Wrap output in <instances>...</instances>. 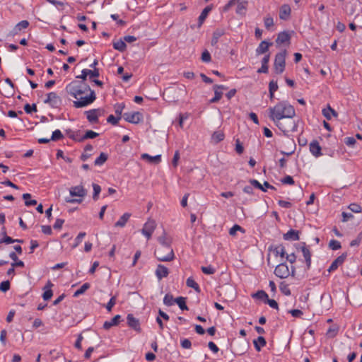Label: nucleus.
<instances>
[{"label": "nucleus", "mask_w": 362, "mask_h": 362, "mask_svg": "<svg viewBox=\"0 0 362 362\" xmlns=\"http://www.w3.org/2000/svg\"><path fill=\"white\" fill-rule=\"evenodd\" d=\"M156 222L153 220H148L144 226L141 233L144 235H145L147 240H149L151 238V235L156 228Z\"/></svg>", "instance_id": "nucleus-11"}, {"label": "nucleus", "mask_w": 362, "mask_h": 362, "mask_svg": "<svg viewBox=\"0 0 362 362\" xmlns=\"http://www.w3.org/2000/svg\"><path fill=\"white\" fill-rule=\"evenodd\" d=\"M24 110L28 114H30L33 112H37V106L35 104H33L32 105L30 104H26L24 106Z\"/></svg>", "instance_id": "nucleus-53"}, {"label": "nucleus", "mask_w": 362, "mask_h": 362, "mask_svg": "<svg viewBox=\"0 0 362 362\" xmlns=\"http://www.w3.org/2000/svg\"><path fill=\"white\" fill-rule=\"evenodd\" d=\"M322 115L328 120H330L332 119V116H337V112L330 106H328L327 108L322 110Z\"/></svg>", "instance_id": "nucleus-31"}, {"label": "nucleus", "mask_w": 362, "mask_h": 362, "mask_svg": "<svg viewBox=\"0 0 362 362\" xmlns=\"http://www.w3.org/2000/svg\"><path fill=\"white\" fill-rule=\"evenodd\" d=\"M245 4H246V3H244V2H238V6H237V10H236L237 13L243 14L245 13V10H246Z\"/></svg>", "instance_id": "nucleus-58"}, {"label": "nucleus", "mask_w": 362, "mask_h": 362, "mask_svg": "<svg viewBox=\"0 0 362 362\" xmlns=\"http://www.w3.org/2000/svg\"><path fill=\"white\" fill-rule=\"evenodd\" d=\"M329 247L333 250H339L341 247L340 242L337 240H331L329 243Z\"/></svg>", "instance_id": "nucleus-49"}, {"label": "nucleus", "mask_w": 362, "mask_h": 362, "mask_svg": "<svg viewBox=\"0 0 362 362\" xmlns=\"http://www.w3.org/2000/svg\"><path fill=\"white\" fill-rule=\"evenodd\" d=\"M90 93L88 95H80L76 100L74 101V107L76 108H81L93 103L96 99L95 93L94 90H91L88 91Z\"/></svg>", "instance_id": "nucleus-4"}, {"label": "nucleus", "mask_w": 362, "mask_h": 362, "mask_svg": "<svg viewBox=\"0 0 362 362\" xmlns=\"http://www.w3.org/2000/svg\"><path fill=\"white\" fill-rule=\"evenodd\" d=\"M90 288V284L88 283H85L83 284L80 288H78V290H76L74 294V297H78L80 295H82L83 293H84L88 288Z\"/></svg>", "instance_id": "nucleus-42"}, {"label": "nucleus", "mask_w": 362, "mask_h": 362, "mask_svg": "<svg viewBox=\"0 0 362 362\" xmlns=\"http://www.w3.org/2000/svg\"><path fill=\"white\" fill-rule=\"evenodd\" d=\"M265 303L268 304L271 308L278 310L279 305L277 302L274 299H269V298L265 301Z\"/></svg>", "instance_id": "nucleus-60"}, {"label": "nucleus", "mask_w": 362, "mask_h": 362, "mask_svg": "<svg viewBox=\"0 0 362 362\" xmlns=\"http://www.w3.org/2000/svg\"><path fill=\"white\" fill-rule=\"evenodd\" d=\"M291 8L288 4H284L280 8L279 18L282 20H287L291 14Z\"/></svg>", "instance_id": "nucleus-22"}, {"label": "nucleus", "mask_w": 362, "mask_h": 362, "mask_svg": "<svg viewBox=\"0 0 362 362\" xmlns=\"http://www.w3.org/2000/svg\"><path fill=\"white\" fill-rule=\"evenodd\" d=\"M309 148L310 153L315 157L318 158L322 155L321 152V146L319 142L316 140H313L310 143Z\"/></svg>", "instance_id": "nucleus-13"}, {"label": "nucleus", "mask_w": 362, "mask_h": 362, "mask_svg": "<svg viewBox=\"0 0 362 362\" xmlns=\"http://www.w3.org/2000/svg\"><path fill=\"white\" fill-rule=\"evenodd\" d=\"M24 267V262L23 261H18L16 262H12L11 263V267L8 269L7 271V275L8 276H12L15 274V267Z\"/></svg>", "instance_id": "nucleus-35"}, {"label": "nucleus", "mask_w": 362, "mask_h": 362, "mask_svg": "<svg viewBox=\"0 0 362 362\" xmlns=\"http://www.w3.org/2000/svg\"><path fill=\"white\" fill-rule=\"evenodd\" d=\"M10 286L9 281H4L0 284V291L6 292L10 289Z\"/></svg>", "instance_id": "nucleus-54"}, {"label": "nucleus", "mask_w": 362, "mask_h": 362, "mask_svg": "<svg viewBox=\"0 0 362 362\" xmlns=\"http://www.w3.org/2000/svg\"><path fill=\"white\" fill-rule=\"evenodd\" d=\"M123 117L127 122L132 124H138L143 120V115L139 112H125Z\"/></svg>", "instance_id": "nucleus-8"}, {"label": "nucleus", "mask_w": 362, "mask_h": 362, "mask_svg": "<svg viewBox=\"0 0 362 362\" xmlns=\"http://www.w3.org/2000/svg\"><path fill=\"white\" fill-rule=\"evenodd\" d=\"M125 105L124 103H117L115 105V113L119 116L120 117V115H122V111L124 108Z\"/></svg>", "instance_id": "nucleus-55"}, {"label": "nucleus", "mask_w": 362, "mask_h": 362, "mask_svg": "<svg viewBox=\"0 0 362 362\" xmlns=\"http://www.w3.org/2000/svg\"><path fill=\"white\" fill-rule=\"evenodd\" d=\"M284 239L286 240H298L299 232L298 230L291 229L286 233L284 234Z\"/></svg>", "instance_id": "nucleus-24"}, {"label": "nucleus", "mask_w": 362, "mask_h": 362, "mask_svg": "<svg viewBox=\"0 0 362 362\" xmlns=\"http://www.w3.org/2000/svg\"><path fill=\"white\" fill-rule=\"evenodd\" d=\"M99 134L92 130H88L86 134L81 136V139L80 140H85L88 139H94L97 137Z\"/></svg>", "instance_id": "nucleus-44"}, {"label": "nucleus", "mask_w": 362, "mask_h": 362, "mask_svg": "<svg viewBox=\"0 0 362 362\" xmlns=\"http://www.w3.org/2000/svg\"><path fill=\"white\" fill-rule=\"evenodd\" d=\"M155 274L158 280H161L168 276L169 269L163 264H158L155 271Z\"/></svg>", "instance_id": "nucleus-16"}, {"label": "nucleus", "mask_w": 362, "mask_h": 362, "mask_svg": "<svg viewBox=\"0 0 362 362\" xmlns=\"http://www.w3.org/2000/svg\"><path fill=\"white\" fill-rule=\"evenodd\" d=\"M85 232H80L74 240V243L72 245L73 248H76L82 242L83 238L86 236Z\"/></svg>", "instance_id": "nucleus-46"}, {"label": "nucleus", "mask_w": 362, "mask_h": 362, "mask_svg": "<svg viewBox=\"0 0 362 362\" xmlns=\"http://www.w3.org/2000/svg\"><path fill=\"white\" fill-rule=\"evenodd\" d=\"M90 76V78L92 77H98L100 75L98 69H95L93 70L90 69H83L81 71V74L80 76H78V78H81L82 80H86L88 76Z\"/></svg>", "instance_id": "nucleus-14"}, {"label": "nucleus", "mask_w": 362, "mask_h": 362, "mask_svg": "<svg viewBox=\"0 0 362 362\" xmlns=\"http://www.w3.org/2000/svg\"><path fill=\"white\" fill-rule=\"evenodd\" d=\"M264 26L267 29H269L274 25V20L272 17H266L264 20Z\"/></svg>", "instance_id": "nucleus-59"}, {"label": "nucleus", "mask_w": 362, "mask_h": 362, "mask_svg": "<svg viewBox=\"0 0 362 362\" xmlns=\"http://www.w3.org/2000/svg\"><path fill=\"white\" fill-rule=\"evenodd\" d=\"M273 251L276 256L280 255L281 257H284L286 256V250L284 246L282 245L275 246Z\"/></svg>", "instance_id": "nucleus-39"}, {"label": "nucleus", "mask_w": 362, "mask_h": 362, "mask_svg": "<svg viewBox=\"0 0 362 362\" xmlns=\"http://www.w3.org/2000/svg\"><path fill=\"white\" fill-rule=\"evenodd\" d=\"M253 344H254L255 349L257 351H260L262 347H263L266 345L267 341H266L264 337L259 336L257 337V339H256L253 341Z\"/></svg>", "instance_id": "nucleus-29"}, {"label": "nucleus", "mask_w": 362, "mask_h": 362, "mask_svg": "<svg viewBox=\"0 0 362 362\" xmlns=\"http://www.w3.org/2000/svg\"><path fill=\"white\" fill-rule=\"evenodd\" d=\"M127 323L129 327L135 330L136 332H141L139 320L134 317L132 314H128L127 317Z\"/></svg>", "instance_id": "nucleus-12"}, {"label": "nucleus", "mask_w": 362, "mask_h": 362, "mask_svg": "<svg viewBox=\"0 0 362 362\" xmlns=\"http://www.w3.org/2000/svg\"><path fill=\"white\" fill-rule=\"evenodd\" d=\"M213 88L214 90V97L210 100V103H215L219 101L222 98L223 93L219 91V90L227 89V88L223 85H214Z\"/></svg>", "instance_id": "nucleus-15"}, {"label": "nucleus", "mask_w": 362, "mask_h": 362, "mask_svg": "<svg viewBox=\"0 0 362 362\" xmlns=\"http://www.w3.org/2000/svg\"><path fill=\"white\" fill-rule=\"evenodd\" d=\"M53 286V284L50 281H48L47 284L44 287V293L42 294V298L45 300H49L52 295H53V292L51 289V288Z\"/></svg>", "instance_id": "nucleus-19"}, {"label": "nucleus", "mask_w": 362, "mask_h": 362, "mask_svg": "<svg viewBox=\"0 0 362 362\" xmlns=\"http://www.w3.org/2000/svg\"><path fill=\"white\" fill-rule=\"evenodd\" d=\"M93 199L96 201L98 199V196L100 192H101V187L99 185L93 183Z\"/></svg>", "instance_id": "nucleus-47"}, {"label": "nucleus", "mask_w": 362, "mask_h": 362, "mask_svg": "<svg viewBox=\"0 0 362 362\" xmlns=\"http://www.w3.org/2000/svg\"><path fill=\"white\" fill-rule=\"evenodd\" d=\"M108 155L105 153H100V156L95 160V165L100 166L103 165L107 160Z\"/></svg>", "instance_id": "nucleus-36"}, {"label": "nucleus", "mask_w": 362, "mask_h": 362, "mask_svg": "<svg viewBox=\"0 0 362 362\" xmlns=\"http://www.w3.org/2000/svg\"><path fill=\"white\" fill-rule=\"evenodd\" d=\"M211 7L209 6H208L204 8V10L201 13L200 16H199V19H198L199 20V27H200L203 24L204 21L206 18L209 13L211 11Z\"/></svg>", "instance_id": "nucleus-34"}, {"label": "nucleus", "mask_w": 362, "mask_h": 362, "mask_svg": "<svg viewBox=\"0 0 362 362\" xmlns=\"http://www.w3.org/2000/svg\"><path fill=\"white\" fill-rule=\"evenodd\" d=\"M158 241L160 245L158 247V252L159 255H160L161 250H167L168 252L170 251V247H171V240L170 238L167 237L165 233H164L163 235L158 237Z\"/></svg>", "instance_id": "nucleus-9"}, {"label": "nucleus", "mask_w": 362, "mask_h": 362, "mask_svg": "<svg viewBox=\"0 0 362 362\" xmlns=\"http://www.w3.org/2000/svg\"><path fill=\"white\" fill-rule=\"evenodd\" d=\"M64 136L59 129H57L52 132L51 140L56 141L63 139Z\"/></svg>", "instance_id": "nucleus-48"}, {"label": "nucleus", "mask_w": 362, "mask_h": 362, "mask_svg": "<svg viewBox=\"0 0 362 362\" xmlns=\"http://www.w3.org/2000/svg\"><path fill=\"white\" fill-rule=\"evenodd\" d=\"M268 116L273 122H279L286 117H293L296 115L294 107L287 101H281L274 107H270L267 110Z\"/></svg>", "instance_id": "nucleus-1"}, {"label": "nucleus", "mask_w": 362, "mask_h": 362, "mask_svg": "<svg viewBox=\"0 0 362 362\" xmlns=\"http://www.w3.org/2000/svg\"><path fill=\"white\" fill-rule=\"evenodd\" d=\"M288 312L294 317H300L303 315V312L298 309L290 310Z\"/></svg>", "instance_id": "nucleus-63"}, {"label": "nucleus", "mask_w": 362, "mask_h": 362, "mask_svg": "<svg viewBox=\"0 0 362 362\" xmlns=\"http://www.w3.org/2000/svg\"><path fill=\"white\" fill-rule=\"evenodd\" d=\"M116 303V297L112 296L106 305V309L110 312Z\"/></svg>", "instance_id": "nucleus-62"}, {"label": "nucleus", "mask_w": 362, "mask_h": 362, "mask_svg": "<svg viewBox=\"0 0 362 362\" xmlns=\"http://www.w3.org/2000/svg\"><path fill=\"white\" fill-rule=\"evenodd\" d=\"M346 257V254H342L341 255L339 256L337 259H335L331 265L329 266L328 269L329 272H332L335 271L338 267L344 263Z\"/></svg>", "instance_id": "nucleus-18"}, {"label": "nucleus", "mask_w": 362, "mask_h": 362, "mask_svg": "<svg viewBox=\"0 0 362 362\" xmlns=\"http://www.w3.org/2000/svg\"><path fill=\"white\" fill-rule=\"evenodd\" d=\"M303 257L305 259L307 268L309 269L311 265V254L309 249L305 246V243H303V246L301 248Z\"/></svg>", "instance_id": "nucleus-26"}, {"label": "nucleus", "mask_w": 362, "mask_h": 362, "mask_svg": "<svg viewBox=\"0 0 362 362\" xmlns=\"http://www.w3.org/2000/svg\"><path fill=\"white\" fill-rule=\"evenodd\" d=\"M160 255H159V253L158 252V247L156 249L154 252V255L157 259L160 262H170L173 261L175 259V254L173 249L172 247H170V251L168 252L167 250H161Z\"/></svg>", "instance_id": "nucleus-7"}, {"label": "nucleus", "mask_w": 362, "mask_h": 362, "mask_svg": "<svg viewBox=\"0 0 362 362\" xmlns=\"http://www.w3.org/2000/svg\"><path fill=\"white\" fill-rule=\"evenodd\" d=\"M250 184L252 186H254L255 187L261 189L262 192H266L267 190L264 188V187L256 180H250Z\"/></svg>", "instance_id": "nucleus-61"}, {"label": "nucleus", "mask_w": 362, "mask_h": 362, "mask_svg": "<svg viewBox=\"0 0 362 362\" xmlns=\"http://www.w3.org/2000/svg\"><path fill=\"white\" fill-rule=\"evenodd\" d=\"M349 209L354 213H360L362 210L361 206L355 203L351 204L349 206Z\"/></svg>", "instance_id": "nucleus-57"}, {"label": "nucleus", "mask_w": 362, "mask_h": 362, "mask_svg": "<svg viewBox=\"0 0 362 362\" xmlns=\"http://www.w3.org/2000/svg\"><path fill=\"white\" fill-rule=\"evenodd\" d=\"M29 26V22L26 20L21 21L18 23L16 25L14 28L12 30V35H17L20 31H21L23 29L27 28Z\"/></svg>", "instance_id": "nucleus-23"}, {"label": "nucleus", "mask_w": 362, "mask_h": 362, "mask_svg": "<svg viewBox=\"0 0 362 362\" xmlns=\"http://www.w3.org/2000/svg\"><path fill=\"white\" fill-rule=\"evenodd\" d=\"M65 89L66 93L74 98H78L80 95L91 90V88L88 84L76 81H72L68 84Z\"/></svg>", "instance_id": "nucleus-2"}, {"label": "nucleus", "mask_w": 362, "mask_h": 362, "mask_svg": "<svg viewBox=\"0 0 362 362\" xmlns=\"http://www.w3.org/2000/svg\"><path fill=\"white\" fill-rule=\"evenodd\" d=\"M291 36L288 33L284 31L278 34L276 42L277 44L290 43Z\"/></svg>", "instance_id": "nucleus-20"}, {"label": "nucleus", "mask_w": 362, "mask_h": 362, "mask_svg": "<svg viewBox=\"0 0 362 362\" xmlns=\"http://www.w3.org/2000/svg\"><path fill=\"white\" fill-rule=\"evenodd\" d=\"M85 114L86 115L87 119L89 122L93 124L98 123V117L93 109L86 111Z\"/></svg>", "instance_id": "nucleus-33"}, {"label": "nucleus", "mask_w": 362, "mask_h": 362, "mask_svg": "<svg viewBox=\"0 0 362 362\" xmlns=\"http://www.w3.org/2000/svg\"><path fill=\"white\" fill-rule=\"evenodd\" d=\"M186 285L189 287L192 288L195 290V291L199 293L200 292V288L198 284L192 278L189 277L186 281Z\"/></svg>", "instance_id": "nucleus-38"}, {"label": "nucleus", "mask_w": 362, "mask_h": 362, "mask_svg": "<svg viewBox=\"0 0 362 362\" xmlns=\"http://www.w3.org/2000/svg\"><path fill=\"white\" fill-rule=\"evenodd\" d=\"M113 47H114V49H115L119 52H123L125 50L127 45H126L125 41L120 39V40L113 42Z\"/></svg>", "instance_id": "nucleus-37"}, {"label": "nucleus", "mask_w": 362, "mask_h": 362, "mask_svg": "<svg viewBox=\"0 0 362 362\" xmlns=\"http://www.w3.org/2000/svg\"><path fill=\"white\" fill-rule=\"evenodd\" d=\"M211 54L207 50H205L204 52H202V60L203 62H209L211 61Z\"/></svg>", "instance_id": "nucleus-64"}, {"label": "nucleus", "mask_w": 362, "mask_h": 362, "mask_svg": "<svg viewBox=\"0 0 362 362\" xmlns=\"http://www.w3.org/2000/svg\"><path fill=\"white\" fill-rule=\"evenodd\" d=\"M274 274L280 279H286L290 275V272L286 263H281L276 267Z\"/></svg>", "instance_id": "nucleus-10"}, {"label": "nucleus", "mask_w": 362, "mask_h": 362, "mask_svg": "<svg viewBox=\"0 0 362 362\" xmlns=\"http://www.w3.org/2000/svg\"><path fill=\"white\" fill-rule=\"evenodd\" d=\"M141 158L143 160H147L151 163L158 164L161 161V156L160 155L151 156L148 155V153H143V154H141Z\"/></svg>", "instance_id": "nucleus-27"}, {"label": "nucleus", "mask_w": 362, "mask_h": 362, "mask_svg": "<svg viewBox=\"0 0 362 362\" xmlns=\"http://www.w3.org/2000/svg\"><path fill=\"white\" fill-rule=\"evenodd\" d=\"M252 297L259 300H262L265 302L269 296L264 291L261 290L254 293L252 295Z\"/></svg>", "instance_id": "nucleus-41"}, {"label": "nucleus", "mask_w": 362, "mask_h": 362, "mask_svg": "<svg viewBox=\"0 0 362 362\" xmlns=\"http://www.w3.org/2000/svg\"><path fill=\"white\" fill-rule=\"evenodd\" d=\"M121 316L119 315H115L110 321H105L103 324V328L109 329L112 326L117 325L120 322Z\"/></svg>", "instance_id": "nucleus-25"}, {"label": "nucleus", "mask_w": 362, "mask_h": 362, "mask_svg": "<svg viewBox=\"0 0 362 362\" xmlns=\"http://www.w3.org/2000/svg\"><path fill=\"white\" fill-rule=\"evenodd\" d=\"M185 300H186V298L184 297H182V296L178 297L175 299V303L178 305L179 308L182 310H188V307L186 305Z\"/></svg>", "instance_id": "nucleus-40"}, {"label": "nucleus", "mask_w": 362, "mask_h": 362, "mask_svg": "<svg viewBox=\"0 0 362 362\" xmlns=\"http://www.w3.org/2000/svg\"><path fill=\"white\" fill-rule=\"evenodd\" d=\"M44 103L52 108H59L62 104V100L55 92H50L47 94V98Z\"/></svg>", "instance_id": "nucleus-6"}, {"label": "nucleus", "mask_w": 362, "mask_h": 362, "mask_svg": "<svg viewBox=\"0 0 362 362\" xmlns=\"http://www.w3.org/2000/svg\"><path fill=\"white\" fill-rule=\"evenodd\" d=\"M272 45V42H268L266 40L262 41L256 49V54L259 55L266 53Z\"/></svg>", "instance_id": "nucleus-21"}, {"label": "nucleus", "mask_w": 362, "mask_h": 362, "mask_svg": "<svg viewBox=\"0 0 362 362\" xmlns=\"http://www.w3.org/2000/svg\"><path fill=\"white\" fill-rule=\"evenodd\" d=\"M131 216V214L124 213L119 219L115 223V227L123 228Z\"/></svg>", "instance_id": "nucleus-28"}, {"label": "nucleus", "mask_w": 362, "mask_h": 362, "mask_svg": "<svg viewBox=\"0 0 362 362\" xmlns=\"http://www.w3.org/2000/svg\"><path fill=\"white\" fill-rule=\"evenodd\" d=\"M31 197V194L29 193H25L23 194V199H25V204L27 206H35L37 204V201L35 199H32L31 201H28V199Z\"/></svg>", "instance_id": "nucleus-43"}, {"label": "nucleus", "mask_w": 362, "mask_h": 362, "mask_svg": "<svg viewBox=\"0 0 362 362\" xmlns=\"http://www.w3.org/2000/svg\"><path fill=\"white\" fill-rule=\"evenodd\" d=\"M279 288L281 290V291L286 295V296H290L291 295V290L290 288H288V286L287 284H286L284 282H281L280 284V286H279Z\"/></svg>", "instance_id": "nucleus-51"}, {"label": "nucleus", "mask_w": 362, "mask_h": 362, "mask_svg": "<svg viewBox=\"0 0 362 362\" xmlns=\"http://www.w3.org/2000/svg\"><path fill=\"white\" fill-rule=\"evenodd\" d=\"M175 303V299L171 294H166L163 298V303L167 306L173 305Z\"/></svg>", "instance_id": "nucleus-45"}, {"label": "nucleus", "mask_w": 362, "mask_h": 362, "mask_svg": "<svg viewBox=\"0 0 362 362\" xmlns=\"http://www.w3.org/2000/svg\"><path fill=\"white\" fill-rule=\"evenodd\" d=\"M286 50L277 53L275 56L274 68L275 72L280 74L284 72L286 66Z\"/></svg>", "instance_id": "nucleus-5"}, {"label": "nucleus", "mask_w": 362, "mask_h": 362, "mask_svg": "<svg viewBox=\"0 0 362 362\" xmlns=\"http://www.w3.org/2000/svg\"><path fill=\"white\" fill-rule=\"evenodd\" d=\"M224 138H225V134L221 130L214 132L211 136V140L215 144H218V143L221 142V141H223L224 139Z\"/></svg>", "instance_id": "nucleus-32"}, {"label": "nucleus", "mask_w": 362, "mask_h": 362, "mask_svg": "<svg viewBox=\"0 0 362 362\" xmlns=\"http://www.w3.org/2000/svg\"><path fill=\"white\" fill-rule=\"evenodd\" d=\"M225 34V30L223 29L218 28L216 29L211 39V45H215L217 44L219 38Z\"/></svg>", "instance_id": "nucleus-30"}, {"label": "nucleus", "mask_w": 362, "mask_h": 362, "mask_svg": "<svg viewBox=\"0 0 362 362\" xmlns=\"http://www.w3.org/2000/svg\"><path fill=\"white\" fill-rule=\"evenodd\" d=\"M69 192L71 197H83L86 195V190L82 185L71 187Z\"/></svg>", "instance_id": "nucleus-17"}, {"label": "nucleus", "mask_w": 362, "mask_h": 362, "mask_svg": "<svg viewBox=\"0 0 362 362\" xmlns=\"http://www.w3.org/2000/svg\"><path fill=\"white\" fill-rule=\"evenodd\" d=\"M274 123L284 135L297 131V124L293 117H286L284 119L279 120V122H274Z\"/></svg>", "instance_id": "nucleus-3"}, {"label": "nucleus", "mask_w": 362, "mask_h": 362, "mask_svg": "<svg viewBox=\"0 0 362 362\" xmlns=\"http://www.w3.org/2000/svg\"><path fill=\"white\" fill-rule=\"evenodd\" d=\"M237 231H241L242 233H245V230L241 226L235 224L230 229L229 234L231 236H235L236 235Z\"/></svg>", "instance_id": "nucleus-50"}, {"label": "nucleus", "mask_w": 362, "mask_h": 362, "mask_svg": "<svg viewBox=\"0 0 362 362\" xmlns=\"http://www.w3.org/2000/svg\"><path fill=\"white\" fill-rule=\"evenodd\" d=\"M120 119H121V117H115L114 115H110L108 116V117L107 119V122L108 123L112 124V125H117Z\"/></svg>", "instance_id": "nucleus-56"}, {"label": "nucleus", "mask_w": 362, "mask_h": 362, "mask_svg": "<svg viewBox=\"0 0 362 362\" xmlns=\"http://www.w3.org/2000/svg\"><path fill=\"white\" fill-rule=\"evenodd\" d=\"M201 269L205 274H214L216 272V269L211 265L208 267H202Z\"/></svg>", "instance_id": "nucleus-52"}]
</instances>
